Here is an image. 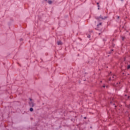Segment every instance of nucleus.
<instances>
[{"mask_svg":"<svg viewBox=\"0 0 130 130\" xmlns=\"http://www.w3.org/2000/svg\"><path fill=\"white\" fill-rule=\"evenodd\" d=\"M100 25H101V23H100Z\"/></svg>","mask_w":130,"mask_h":130,"instance_id":"obj_15","label":"nucleus"},{"mask_svg":"<svg viewBox=\"0 0 130 130\" xmlns=\"http://www.w3.org/2000/svg\"><path fill=\"white\" fill-rule=\"evenodd\" d=\"M48 3L49 4V5H51V4H52V1L50 0L48 1Z\"/></svg>","mask_w":130,"mask_h":130,"instance_id":"obj_3","label":"nucleus"},{"mask_svg":"<svg viewBox=\"0 0 130 130\" xmlns=\"http://www.w3.org/2000/svg\"><path fill=\"white\" fill-rule=\"evenodd\" d=\"M99 19H102V20H105V19H106V17H104V18H103L102 17H100V18H99Z\"/></svg>","mask_w":130,"mask_h":130,"instance_id":"obj_4","label":"nucleus"},{"mask_svg":"<svg viewBox=\"0 0 130 130\" xmlns=\"http://www.w3.org/2000/svg\"><path fill=\"white\" fill-rule=\"evenodd\" d=\"M128 108H129V109H130V105L129 106H128Z\"/></svg>","mask_w":130,"mask_h":130,"instance_id":"obj_9","label":"nucleus"},{"mask_svg":"<svg viewBox=\"0 0 130 130\" xmlns=\"http://www.w3.org/2000/svg\"><path fill=\"white\" fill-rule=\"evenodd\" d=\"M122 40H124V37H122Z\"/></svg>","mask_w":130,"mask_h":130,"instance_id":"obj_8","label":"nucleus"},{"mask_svg":"<svg viewBox=\"0 0 130 130\" xmlns=\"http://www.w3.org/2000/svg\"><path fill=\"white\" fill-rule=\"evenodd\" d=\"M30 101L29 102V104L31 107H34L35 106V104H34V102H33V100L32 99H29Z\"/></svg>","mask_w":130,"mask_h":130,"instance_id":"obj_1","label":"nucleus"},{"mask_svg":"<svg viewBox=\"0 0 130 130\" xmlns=\"http://www.w3.org/2000/svg\"><path fill=\"white\" fill-rule=\"evenodd\" d=\"M29 110H30V111H31V112H32V111H33V108H30V109H29Z\"/></svg>","mask_w":130,"mask_h":130,"instance_id":"obj_6","label":"nucleus"},{"mask_svg":"<svg viewBox=\"0 0 130 130\" xmlns=\"http://www.w3.org/2000/svg\"><path fill=\"white\" fill-rule=\"evenodd\" d=\"M117 18H118V19H119V16H118Z\"/></svg>","mask_w":130,"mask_h":130,"instance_id":"obj_13","label":"nucleus"},{"mask_svg":"<svg viewBox=\"0 0 130 130\" xmlns=\"http://www.w3.org/2000/svg\"><path fill=\"white\" fill-rule=\"evenodd\" d=\"M97 5H99V3H97Z\"/></svg>","mask_w":130,"mask_h":130,"instance_id":"obj_14","label":"nucleus"},{"mask_svg":"<svg viewBox=\"0 0 130 130\" xmlns=\"http://www.w3.org/2000/svg\"><path fill=\"white\" fill-rule=\"evenodd\" d=\"M115 87H118V83H117L116 85H114Z\"/></svg>","mask_w":130,"mask_h":130,"instance_id":"obj_5","label":"nucleus"},{"mask_svg":"<svg viewBox=\"0 0 130 130\" xmlns=\"http://www.w3.org/2000/svg\"><path fill=\"white\" fill-rule=\"evenodd\" d=\"M121 1H123V0H121Z\"/></svg>","mask_w":130,"mask_h":130,"instance_id":"obj_17","label":"nucleus"},{"mask_svg":"<svg viewBox=\"0 0 130 130\" xmlns=\"http://www.w3.org/2000/svg\"><path fill=\"white\" fill-rule=\"evenodd\" d=\"M98 7H99V5H98Z\"/></svg>","mask_w":130,"mask_h":130,"instance_id":"obj_16","label":"nucleus"},{"mask_svg":"<svg viewBox=\"0 0 130 130\" xmlns=\"http://www.w3.org/2000/svg\"><path fill=\"white\" fill-rule=\"evenodd\" d=\"M127 69H130V65H128V66Z\"/></svg>","mask_w":130,"mask_h":130,"instance_id":"obj_7","label":"nucleus"},{"mask_svg":"<svg viewBox=\"0 0 130 130\" xmlns=\"http://www.w3.org/2000/svg\"><path fill=\"white\" fill-rule=\"evenodd\" d=\"M114 77H115V75H114V76H113V78H114Z\"/></svg>","mask_w":130,"mask_h":130,"instance_id":"obj_12","label":"nucleus"},{"mask_svg":"<svg viewBox=\"0 0 130 130\" xmlns=\"http://www.w3.org/2000/svg\"><path fill=\"white\" fill-rule=\"evenodd\" d=\"M103 88H105V85L103 86Z\"/></svg>","mask_w":130,"mask_h":130,"instance_id":"obj_11","label":"nucleus"},{"mask_svg":"<svg viewBox=\"0 0 130 130\" xmlns=\"http://www.w3.org/2000/svg\"><path fill=\"white\" fill-rule=\"evenodd\" d=\"M88 38H90V36H87Z\"/></svg>","mask_w":130,"mask_h":130,"instance_id":"obj_10","label":"nucleus"},{"mask_svg":"<svg viewBox=\"0 0 130 130\" xmlns=\"http://www.w3.org/2000/svg\"><path fill=\"white\" fill-rule=\"evenodd\" d=\"M57 43L58 45H61V44H62V43H61V42L60 41H57Z\"/></svg>","mask_w":130,"mask_h":130,"instance_id":"obj_2","label":"nucleus"}]
</instances>
